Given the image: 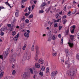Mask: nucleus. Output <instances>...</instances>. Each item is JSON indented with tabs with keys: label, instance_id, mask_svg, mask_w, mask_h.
Wrapping results in <instances>:
<instances>
[{
	"label": "nucleus",
	"instance_id": "1",
	"mask_svg": "<svg viewBox=\"0 0 79 79\" xmlns=\"http://www.w3.org/2000/svg\"><path fill=\"white\" fill-rule=\"evenodd\" d=\"M31 58V55L27 51H26V53L23 57V60H29Z\"/></svg>",
	"mask_w": 79,
	"mask_h": 79
},
{
	"label": "nucleus",
	"instance_id": "2",
	"mask_svg": "<svg viewBox=\"0 0 79 79\" xmlns=\"http://www.w3.org/2000/svg\"><path fill=\"white\" fill-rule=\"evenodd\" d=\"M16 58V54H12L10 57V62L12 63H15L16 62V60L15 58Z\"/></svg>",
	"mask_w": 79,
	"mask_h": 79
},
{
	"label": "nucleus",
	"instance_id": "3",
	"mask_svg": "<svg viewBox=\"0 0 79 79\" xmlns=\"http://www.w3.org/2000/svg\"><path fill=\"white\" fill-rule=\"evenodd\" d=\"M9 52H10V48H8L6 50L5 52L4 53V59H5L6 58V56H7V55L9 53Z\"/></svg>",
	"mask_w": 79,
	"mask_h": 79
},
{
	"label": "nucleus",
	"instance_id": "4",
	"mask_svg": "<svg viewBox=\"0 0 79 79\" xmlns=\"http://www.w3.org/2000/svg\"><path fill=\"white\" fill-rule=\"evenodd\" d=\"M68 44H69V47L70 48H73L74 47V43L73 42V41H69V42L68 43Z\"/></svg>",
	"mask_w": 79,
	"mask_h": 79
},
{
	"label": "nucleus",
	"instance_id": "5",
	"mask_svg": "<svg viewBox=\"0 0 79 79\" xmlns=\"http://www.w3.org/2000/svg\"><path fill=\"white\" fill-rule=\"evenodd\" d=\"M23 76H22V78L23 79H26V77H27L26 73L25 72H23L22 73Z\"/></svg>",
	"mask_w": 79,
	"mask_h": 79
},
{
	"label": "nucleus",
	"instance_id": "6",
	"mask_svg": "<svg viewBox=\"0 0 79 79\" xmlns=\"http://www.w3.org/2000/svg\"><path fill=\"white\" fill-rule=\"evenodd\" d=\"M74 73L75 72L74 71H72L71 73V71H69L67 72V74L69 76H73L74 74Z\"/></svg>",
	"mask_w": 79,
	"mask_h": 79
},
{
	"label": "nucleus",
	"instance_id": "7",
	"mask_svg": "<svg viewBox=\"0 0 79 79\" xmlns=\"http://www.w3.org/2000/svg\"><path fill=\"white\" fill-rule=\"evenodd\" d=\"M16 19H14L13 20V21H11V23L12 25L11 29H13V26L15 24V23H16Z\"/></svg>",
	"mask_w": 79,
	"mask_h": 79
},
{
	"label": "nucleus",
	"instance_id": "8",
	"mask_svg": "<svg viewBox=\"0 0 79 79\" xmlns=\"http://www.w3.org/2000/svg\"><path fill=\"white\" fill-rule=\"evenodd\" d=\"M58 73V72L57 71H53L52 72V73L51 74V75L53 77H54Z\"/></svg>",
	"mask_w": 79,
	"mask_h": 79
},
{
	"label": "nucleus",
	"instance_id": "9",
	"mask_svg": "<svg viewBox=\"0 0 79 79\" xmlns=\"http://www.w3.org/2000/svg\"><path fill=\"white\" fill-rule=\"evenodd\" d=\"M19 36V33H18L17 35H15L13 38L14 40H17L18 39V37Z\"/></svg>",
	"mask_w": 79,
	"mask_h": 79
},
{
	"label": "nucleus",
	"instance_id": "10",
	"mask_svg": "<svg viewBox=\"0 0 79 79\" xmlns=\"http://www.w3.org/2000/svg\"><path fill=\"white\" fill-rule=\"evenodd\" d=\"M4 68L5 67L3 66L2 65H1L0 68V73H2V72H4Z\"/></svg>",
	"mask_w": 79,
	"mask_h": 79
},
{
	"label": "nucleus",
	"instance_id": "11",
	"mask_svg": "<svg viewBox=\"0 0 79 79\" xmlns=\"http://www.w3.org/2000/svg\"><path fill=\"white\" fill-rule=\"evenodd\" d=\"M35 66L36 68H39L40 67V64H39V63H36Z\"/></svg>",
	"mask_w": 79,
	"mask_h": 79
},
{
	"label": "nucleus",
	"instance_id": "12",
	"mask_svg": "<svg viewBox=\"0 0 79 79\" xmlns=\"http://www.w3.org/2000/svg\"><path fill=\"white\" fill-rule=\"evenodd\" d=\"M19 15V11L18 10H16L15 13V16L16 17H18Z\"/></svg>",
	"mask_w": 79,
	"mask_h": 79
},
{
	"label": "nucleus",
	"instance_id": "13",
	"mask_svg": "<svg viewBox=\"0 0 79 79\" xmlns=\"http://www.w3.org/2000/svg\"><path fill=\"white\" fill-rule=\"evenodd\" d=\"M27 1H24V2H23V0H22V2H21V5H22V8H24L25 7V6H24L23 5H24V2H27Z\"/></svg>",
	"mask_w": 79,
	"mask_h": 79
},
{
	"label": "nucleus",
	"instance_id": "14",
	"mask_svg": "<svg viewBox=\"0 0 79 79\" xmlns=\"http://www.w3.org/2000/svg\"><path fill=\"white\" fill-rule=\"evenodd\" d=\"M6 29V27H3L0 29V31H1V32H2L4 31H5Z\"/></svg>",
	"mask_w": 79,
	"mask_h": 79
},
{
	"label": "nucleus",
	"instance_id": "15",
	"mask_svg": "<svg viewBox=\"0 0 79 79\" xmlns=\"http://www.w3.org/2000/svg\"><path fill=\"white\" fill-rule=\"evenodd\" d=\"M24 36L26 37H29V34L27 33H24Z\"/></svg>",
	"mask_w": 79,
	"mask_h": 79
},
{
	"label": "nucleus",
	"instance_id": "16",
	"mask_svg": "<svg viewBox=\"0 0 79 79\" xmlns=\"http://www.w3.org/2000/svg\"><path fill=\"white\" fill-rule=\"evenodd\" d=\"M5 4H6V5H8V6H10V8H12V7L11 6H10V4L8 3V1H7L6 2H5Z\"/></svg>",
	"mask_w": 79,
	"mask_h": 79
},
{
	"label": "nucleus",
	"instance_id": "17",
	"mask_svg": "<svg viewBox=\"0 0 79 79\" xmlns=\"http://www.w3.org/2000/svg\"><path fill=\"white\" fill-rule=\"evenodd\" d=\"M45 5H46V3L45 2H44L41 4L40 6V7H41V8H42V7L45 6Z\"/></svg>",
	"mask_w": 79,
	"mask_h": 79
},
{
	"label": "nucleus",
	"instance_id": "18",
	"mask_svg": "<svg viewBox=\"0 0 79 79\" xmlns=\"http://www.w3.org/2000/svg\"><path fill=\"white\" fill-rule=\"evenodd\" d=\"M74 35H70V39L72 40H73V39H74Z\"/></svg>",
	"mask_w": 79,
	"mask_h": 79
},
{
	"label": "nucleus",
	"instance_id": "19",
	"mask_svg": "<svg viewBox=\"0 0 79 79\" xmlns=\"http://www.w3.org/2000/svg\"><path fill=\"white\" fill-rule=\"evenodd\" d=\"M34 58L36 61H38L39 60V58L38 57V56H37V54H36Z\"/></svg>",
	"mask_w": 79,
	"mask_h": 79
},
{
	"label": "nucleus",
	"instance_id": "20",
	"mask_svg": "<svg viewBox=\"0 0 79 79\" xmlns=\"http://www.w3.org/2000/svg\"><path fill=\"white\" fill-rule=\"evenodd\" d=\"M35 49L36 53H38V51H39V48L38 47V46H35Z\"/></svg>",
	"mask_w": 79,
	"mask_h": 79
},
{
	"label": "nucleus",
	"instance_id": "21",
	"mask_svg": "<svg viewBox=\"0 0 79 79\" xmlns=\"http://www.w3.org/2000/svg\"><path fill=\"white\" fill-rule=\"evenodd\" d=\"M38 62L39 63H40L41 64H43V63H44V60L40 59L38 61Z\"/></svg>",
	"mask_w": 79,
	"mask_h": 79
},
{
	"label": "nucleus",
	"instance_id": "22",
	"mask_svg": "<svg viewBox=\"0 0 79 79\" xmlns=\"http://www.w3.org/2000/svg\"><path fill=\"white\" fill-rule=\"evenodd\" d=\"M4 74V72H2L0 73V77H2Z\"/></svg>",
	"mask_w": 79,
	"mask_h": 79
},
{
	"label": "nucleus",
	"instance_id": "23",
	"mask_svg": "<svg viewBox=\"0 0 79 79\" xmlns=\"http://www.w3.org/2000/svg\"><path fill=\"white\" fill-rule=\"evenodd\" d=\"M49 68L47 67L46 69V73L47 74H48L49 73Z\"/></svg>",
	"mask_w": 79,
	"mask_h": 79
},
{
	"label": "nucleus",
	"instance_id": "24",
	"mask_svg": "<svg viewBox=\"0 0 79 79\" xmlns=\"http://www.w3.org/2000/svg\"><path fill=\"white\" fill-rule=\"evenodd\" d=\"M65 52L67 54H69V50L67 49H65Z\"/></svg>",
	"mask_w": 79,
	"mask_h": 79
},
{
	"label": "nucleus",
	"instance_id": "25",
	"mask_svg": "<svg viewBox=\"0 0 79 79\" xmlns=\"http://www.w3.org/2000/svg\"><path fill=\"white\" fill-rule=\"evenodd\" d=\"M65 32L66 33V35H68V33H69V28H68V29H67V31H66Z\"/></svg>",
	"mask_w": 79,
	"mask_h": 79
},
{
	"label": "nucleus",
	"instance_id": "26",
	"mask_svg": "<svg viewBox=\"0 0 79 79\" xmlns=\"http://www.w3.org/2000/svg\"><path fill=\"white\" fill-rule=\"evenodd\" d=\"M26 46H27V45L26 44H25L24 45L23 47V50H24L26 49Z\"/></svg>",
	"mask_w": 79,
	"mask_h": 79
},
{
	"label": "nucleus",
	"instance_id": "27",
	"mask_svg": "<svg viewBox=\"0 0 79 79\" xmlns=\"http://www.w3.org/2000/svg\"><path fill=\"white\" fill-rule=\"evenodd\" d=\"M68 58V60L66 61V62H65L66 64H68V61H69V57H68V56H67L66 58Z\"/></svg>",
	"mask_w": 79,
	"mask_h": 79
},
{
	"label": "nucleus",
	"instance_id": "28",
	"mask_svg": "<svg viewBox=\"0 0 79 79\" xmlns=\"http://www.w3.org/2000/svg\"><path fill=\"white\" fill-rule=\"evenodd\" d=\"M52 53L53 56H56V55L57 54L56 52H53V53Z\"/></svg>",
	"mask_w": 79,
	"mask_h": 79
},
{
	"label": "nucleus",
	"instance_id": "29",
	"mask_svg": "<svg viewBox=\"0 0 79 79\" xmlns=\"http://www.w3.org/2000/svg\"><path fill=\"white\" fill-rule=\"evenodd\" d=\"M76 58L77 60H79V54L77 53L76 55Z\"/></svg>",
	"mask_w": 79,
	"mask_h": 79
},
{
	"label": "nucleus",
	"instance_id": "30",
	"mask_svg": "<svg viewBox=\"0 0 79 79\" xmlns=\"http://www.w3.org/2000/svg\"><path fill=\"white\" fill-rule=\"evenodd\" d=\"M63 37L61 39L60 44L62 45L63 44Z\"/></svg>",
	"mask_w": 79,
	"mask_h": 79
},
{
	"label": "nucleus",
	"instance_id": "31",
	"mask_svg": "<svg viewBox=\"0 0 79 79\" xmlns=\"http://www.w3.org/2000/svg\"><path fill=\"white\" fill-rule=\"evenodd\" d=\"M12 74L13 75H15L16 74V71H15V70H13V71Z\"/></svg>",
	"mask_w": 79,
	"mask_h": 79
},
{
	"label": "nucleus",
	"instance_id": "32",
	"mask_svg": "<svg viewBox=\"0 0 79 79\" xmlns=\"http://www.w3.org/2000/svg\"><path fill=\"white\" fill-rule=\"evenodd\" d=\"M48 37H51V33H48Z\"/></svg>",
	"mask_w": 79,
	"mask_h": 79
},
{
	"label": "nucleus",
	"instance_id": "33",
	"mask_svg": "<svg viewBox=\"0 0 79 79\" xmlns=\"http://www.w3.org/2000/svg\"><path fill=\"white\" fill-rule=\"evenodd\" d=\"M30 13H31V12H28L27 13H26L25 14V16H28L29 15V14H30Z\"/></svg>",
	"mask_w": 79,
	"mask_h": 79
},
{
	"label": "nucleus",
	"instance_id": "34",
	"mask_svg": "<svg viewBox=\"0 0 79 79\" xmlns=\"http://www.w3.org/2000/svg\"><path fill=\"white\" fill-rule=\"evenodd\" d=\"M12 35H16V31H14L12 33Z\"/></svg>",
	"mask_w": 79,
	"mask_h": 79
},
{
	"label": "nucleus",
	"instance_id": "35",
	"mask_svg": "<svg viewBox=\"0 0 79 79\" xmlns=\"http://www.w3.org/2000/svg\"><path fill=\"white\" fill-rule=\"evenodd\" d=\"M25 23H29V20L28 19H26L25 20Z\"/></svg>",
	"mask_w": 79,
	"mask_h": 79
},
{
	"label": "nucleus",
	"instance_id": "36",
	"mask_svg": "<svg viewBox=\"0 0 79 79\" xmlns=\"http://www.w3.org/2000/svg\"><path fill=\"white\" fill-rule=\"evenodd\" d=\"M42 71H44L45 70V67L43 66L41 68Z\"/></svg>",
	"mask_w": 79,
	"mask_h": 79
},
{
	"label": "nucleus",
	"instance_id": "37",
	"mask_svg": "<svg viewBox=\"0 0 79 79\" xmlns=\"http://www.w3.org/2000/svg\"><path fill=\"white\" fill-rule=\"evenodd\" d=\"M31 73V74H33V71L32 70V69L31 68H30L29 69Z\"/></svg>",
	"mask_w": 79,
	"mask_h": 79
},
{
	"label": "nucleus",
	"instance_id": "38",
	"mask_svg": "<svg viewBox=\"0 0 79 79\" xmlns=\"http://www.w3.org/2000/svg\"><path fill=\"white\" fill-rule=\"evenodd\" d=\"M63 23L64 24H65V23H66V20L64 19V20L63 21Z\"/></svg>",
	"mask_w": 79,
	"mask_h": 79
},
{
	"label": "nucleus",
	"instance_id": "39",
	"mask_svg": "<svg viewBox=\"0 0 79 79\" xmlns=\"http://www.w3.org/2000/svg\"><path fill=\"white\" fill-rule=\"evenodd\" d=\"M44 11L43 10H39V13H43V12H44Z\"/></svg>",
	"mask_w": 79,
	"mask_h": 79
},
{
	"label": "nucleus",
	"instance_id": "40",
	"mask_svg": "<svg viewBox=\"0 0 79 79\" xmlns=\"http://www.w3.org/2000/svg\"><path fill=\"white\" fill-rule=\"evenodd\" d=\"M29 17L30 18H33V15L31 14L30 15Z\"/></svg>",
	"mask_w": 79,
	"mask_h": 79
},
{
	"label": "nucleus",
	"instance_id": "41",
	"mask_svg": "<svg viewBox=\"0 0 79 79\" xmlns=\"http://www.w3.org/2000/svg\"><path fill=\"white\" fill-rule=\"evenodd\" d=\"M0 58L1 59H2V60H3V55H0Z\"/></svg>",
	"mask_w": 79,
	"mask_h": 79
},
{
	"label": "nucleus",
	"instance_id": "42",
	"mask_svg": "<svg viewBox=\"0 0 79 79\" xmlns=\"http://www.w3.org/2000/svg\"><path fill=\"white\" fill-rule=\"evenodd\" d=\"M0 35L2 36H3V35H4V32H1V33H0Z\"/></svg>",
	"mask_w": 79,
	"mask_h": 79
},
{
	"label": "nucleus",
	"instance_id": "43",
	"mask_svg": "<svg viewBox=\"0 0 79 79\" xmlns=\"http://www.w3.org/2000/svg\"><path fill=\"white\" fill-rule=\"evenodd\" d=\"M35 7V5H33L31 6L32 10H33L34 8V7Z\"/></svg>",
	"mask_w": 79,
	"mask_h": 79
},
{
	"label": "nucleus",
	"instance_id": "44",
	"mask_svg": "<svg viewBox=\"0 0 79 79\" xmlns=\"http://www.w3.org/2000/svg\"><path fill=\"white\" fill-rule=\"evenodd\" d=\"M61 28H62V26H59V30L60 31L61 30Z\"/></svg>",
	"mask_w": 79,
	"mask_h": 79
},
{
	"label": "nucleus",
	"instance_id": "45",
	"mask_svg": "<svg viewBox=\"0 0 79 79\" xmlns=\"http://www.w3.org/2000/svg\"><path fill=\"white\" fill-rule=\"evenodd\" d=\"M34 45H32V47L31 48V50L33 51L34 50Z\"/></svg>",
	"mask_w": 79,
	"mask_h": 79
},
{
	"label": "nucleus",
	"instance_id": "46",
	"mask_svg": "<svg viewBox=\"0 0 79 79\" xmlns=\"http://www.w3.org/2000/svg\"><path fill=\"white\" fill-rule=\"evenodd\" d=\"M75 27H75V25H73L72 26V28H73V29H73V30H74Z\"/></svg>",
	"mask_w": 79,
	"mask_h": 79
},
{
	"label": "nucleus",
	"instance_id": "47",
	"mask_svg": "<svg viewBox=\"0 0 79 79\" xmlns=\"http://www.w3.org/2000/svg\"><path fill=\"white\" fill-rule=\"evenodd\" d=\"M59 16V15L58 14H57L56 15L55 17L56 18H58Z\"/></svg>",
	"mask_w": 79,
	"mask_h": 79
},
{
	"label": "nucleus",
	"instance_id": "48",
	"mask_svg": "<svg viewBox=\"0 0 79 79\" xmlns=\"http://www.w3.org/2000/svg\"><path fill=\"white\" fill-rule=\"evenodd\" d=\"M57 23H54V27H57Z\"/></svg>",
	"mask_w": 79,
	"mask_h": 79
},
{
	"label": "nucleus",
	"instance_id": "49",
	"mask_svg": "<svg viewBox=\"0 0 79 79\" xmlns=\"http://www.w3.org/2000/svg\"><path fill=\"white\" fill-rule=\"evenodd\" d=\"M52 38L53 40H55V39H56L55 36L54 35L53 36Z\"/></svg>",
	"mask_w": 79,
	"mask_h": 79
},
{
	"label": "nucleus",
	"instance_id": "50",
	"mask_svg": "<svg viewBox=\"0 0 79 79\" xmlns=\"http://www.w3.org/2000/svg\"><path fill=\"white\" fill-rule=\"evenodd\" d=\"M49 38L48 39V41L49 42H51V39H50V37H49Z\"/></svg>",
	"mask_w": 79,
	"mask_h": 79
},
{
	"label": "nucleus",
	"instance_id": "51",
	"mask_svg": "<svg viewBox=\"0 0 79 79\" xmlns=\"http://www.w3.org/2000/svg\"><path fill=\"white\" fill-rule=\"evenodd\" d=\"M74 29H73V30H72V31H71V33L72 34H73V33H74Z\"/></svg>",
	"mask_w": 79,
	"mask_h": 79
},
{
	"label": "nucleus",
	"instance_id": "52",
	"mask_svg": "<svg viewBox=\"0 0 79 79\" xmlns=\"http://www.w3.org/2000/svg\"><path fill=\"white\" fill-rule=\"evenodd\" d=\"M64 11H66V6H64Z\"/></svg>",
	"mask_w": 79,
	"mask_h": 79
},
{
	"label": "nucleus",
	"instance_id": "53",
	"mask_svg": "<svg viewBox=\"0 0 79 79\" xmlns=\"http://www.w3.org/2000/svg\"><path fill=\"white\" fill-rule=\"evenodd\" d=\"M40 76H43V73L42 72H40Z\"/></svg>",
	"mask_w": 79,
	"mask_h": 79
},
{
	"label": "nucleus",
	"instance_id": "54",
	"mask_svg": "<svg viewBox=\"0 0 79 79\" xmlns=\"http://www.w3.org/2000/svg\"><path fill=\"white\" fill-rule=\"evenodd\" d=\"M24 20H25V18H24V17H23L22 18V21H24Z\"/></svg>",
	"mask_w": 79,
	"mask_h": 79
},
{
	"label": "nucleus",
	"instance_id": "55",
	"mask_svg": "<svg viewBox=\"0 0 79 79\" xmlns=\"http://www.w3.org/2000/svg\"><path fill=\"white\" fill-rule=\"evenodd\" d=\"M53 21L54 23H56L57 20H56L53 19Z\"/></svg>",
	"mask_w": 79,
	"mask_h": 79
},
{
	"label": "nucleus",
	"instance_id": "56",
	"mask_svg": "<svg viewBox=\"0 0 79 79\" xmlns=\"http://www.w3.org/2000/svg\"><path fill=\"white\" fill-rule=\"evenodd\" d=\"M61 62H63H63H64V59H63V58H62V59H61Z\"/></svg>",
	"mask_w": 79,
	"mask_h": 79
},
{
	"label": "nucleus",
	"instance_id": "57",
	"mask_svg": "<svg viewBox=\"0 0 79 79\" xmlns=\"http://www.w3.org/2000/svg\"><path fill=\"white\" fill-rule=\"evenodd\" d=\"M27 32H28V33H30V32H31V31L29 30H27Z\"/></svg>",
	"mask_w": 79,
	"mask_h": 79
},
{
	"label": "nucleus",
	"instance_id": "58",
	"mask_svg": "<svg viewBox=\"0 0 79 79\" xmlns=\"http://www.w3.org/2000/svg\"><path fill=\"white\" fill-rule=\"evenodd\" d=\"M28 9L29 10V11H31V6H30L28 8Z\"/></svg>",
	"mask_w": 79,
	"mask_h": 79
},
{
	"label": "nucleus",
	"instance_id": "59",
	"mask_svg": "<svg viewBox=\"0 0 79 79\" xmlns=\"http://www.w3.org/2000/svg\"><path fill=\"white\" fill-rule=\"evenodd\" d=\"M61 34H59V35H58V37H59V38H61Z\"/></svg>",
	"mask_w": 79,
	"mask_h": 79
},
{
	"label": "nucleus",
	"instance_id": "60",
	"mask_svg": "<svg viewBox=\"0 0 79 79\" xmlns=\"http://www.w3.org/2000/svg\"><path fill=\"white\" fill-rule=\"evenodd\" d=\"M50 9H51V7H49L48 8V11H50Z\"/></svg>",
	"mask_w": 79,
	"mask_h": 79
},
{
	"label": "nucleus",
	"instance_id": "61",
	"mask_svg": "<svg viewBox=\"0 0 79 79\" xmlns=\"http://www.w3.org/2000/svg\"><path fill=\"white\" fill-rule=\"evenodd\" d=\"M8 26V27H11V24H8L7 25Z\"/></svg>",
	"mask_w": 79,
	"mask_h": 79
},
{
	"label": "nucleus",
	"instance_id": "62",
	"mask_svg": "<svg viewBox=\"0 0 79 79\" xmlns=\"http://www.w3.org/2000/svg\"><path fill=\"white\" fill-rule=\"evenodd\" d=\"M70 13H71V10H69V12L68 13V14L69 15Z\"/></svg>",
	"mask_w": 79,
	"mask_h": 79
},
{
	"label": "nucleus",
	"instance_id": "63",
	"mask_svg": "<svg viewBox=\"0 0 79 79\" xmlns=\"http://www.w3.org/2000/svg\"><path fill=\"white\" fill-rule=\"evenodd\" d=\"M66 18V15L64 16H63L64 19H65V18Z\"/></svg>",
	"mask_w": 79,
	"mask_h": 79
},
{
	"label": "nucleus",
	"instance_id": "64",
	"mask_svg": "<svg viewBox=\"0 0 79 79\" xmlns=\"http://www.w3.org/2000/svg\"><path fill=\"white\" fill-rule=\"evenodd\" d=\"M37 2V1H34V3H35V4H36Z\"/></svg>",
	"mask_w": 79,
	"mask_h": 79
}]
</instances>
